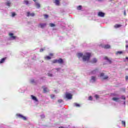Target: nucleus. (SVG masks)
Returning <instances> with one entry per match:
<instances>
[{
	"label": "nucleus",
	"instance_id": "f257e3e1",
	"mask_svg": "<svg viewBox=\"0 0 128 128\" xmlns=\"http://www.w3.org/2000/svg\"><path fill=\"white\" fill-rule=\"evenodd\" d=\"M78 58H82V60L83 62H90V57L92 56V54L90 52H86L82 54V53H78Z\"/></svg>",
	"mask_w": 128,
	"mask_h": 128
},
{
	"label": "nucleus",
	"instance_id": "f3484780",
	"mask_svg": "<svg viewBox=\"0 0 128 128\" xmlns=\"http://www.w3.org/2000/svg\"><path fill=\"white\" fill-rule=\"evenodd\" d=\"M35 6L37 8H40V4L38 2H36Z\"/></svg>",
	"mask_w": 128,
	"mask_h": 128
},
{
	"label": "nucleus",
	"instance_id": "58836bf2",
	"mask_svg": "<svg viewBox=\"0 0 128 128\" xmlns=\"http://www.w3.org/2000/svg\"><path fill=\"white\" fill-rule=\"evenodd\" d=\"M44 16H48V15L45 14H44Z\"/></svg>",
	"mask_w": 128,
	"mask_h": 128
},
{
	"label": "nucleus",
	"instance_id": "a18cd8bd",
	"mask_svg": "<svg viewBox=\"0 0 128 128\" xmlns=\"http://www.w3.org/2000/svg\"><path fill=\"white\" fill-rule=\"evenodd\" d=\"M48 18V16H46V17H45V18Z\"/></svg>",
	"mask_w": 128,
	"mask_h": 128
},
{
	"label": "nucleus",
	"instance_id": "ddd939ff",
	"mask_svg": "<svg viewBox=\"0 0 128 128\" xmlns=\"http://www.w3.org/2000/svg\"><path fill=\"white\" fill-rule=\"evenodd\" d=\"M120 98L114 97L112 98V100H114V102H120Z\"/></svg>",
	"mask_w": 128,
	"mask_h": 128
},
{
	"label": "nucleus",
	"instance_id": "c756f323",
	"mask_svg": "<svg viewBox=\"0 0 128 128\" xmlns=\"http://www.w3.org/2000/svg\"><path fill=\"white\" fill-rule=\"evenodd\" d=\"M45 60H50V58H50V56H47L46 57L44 58Z\"/></svg>",
	"mask_w": 128,
	"mask_h": 128
},
{
	"label": "nucleus",
	"instance_id": "2f4dec72",
	"mask_svg": "<svg viewBox=\"0 0 128 128\" xmlns=\"http://www.w3.org/2000/svg\"><path fill=\"white\" fill-rule=\"evenodd\" d=\"M24 2L26 4H28V0H24Z\"/></svg>",
	"mask_w": 128,
	"mask_h": 128
},
{
	"label": "nucleus",
	"instance_id": "20e7f679",
	"mask_svg": "<svg viewBox=\"0 0 128 128\" xmlns=\"http://www.w3.org/2000/svg\"><path fill=\"white\" fill-rule=\"evenodd\" d=\"M66 98L67 100H72V95L70 93L66 92Z\"/></svg>",
	"mask_w": 128,
	"mask_h": 128
},
{
	"label": "nucleus",
	"instance_id": "e433bc0d",
	"mask_svg": "<svg viewBox=\"0 0 128 128\" xmlns=\"http://www.w3.org/2000/svg\"><path fill=\"white\" fill-rule=\"evenodd\" d=\"M95 98L96 100H98L99 98L98 95V94L95 95Z\"/></svg>",
	"mask_w": 128,
	"mask_h": 128
},
{
	"label": "nucleus",
	"instance_id": "bb28decb",
	"mask_svg": "<svg viewBox=\"0 0 128 128\" xmlns=\"http://www.w3.org/2000/svg\"><path fill=\"white\" fill-rule=\"evenodd\" d=\"M30 82L31 84H34L36 82L34 81V79H31L30 80Z\"/></svg>",
	"mask_w": 128,
	"mask_h": 128
},
{
	"label": "nucleus",
	"instance_id": "aec40b11",
	"mask_svg": "<svg viewBox=\"0 0 128 128\" xmlns=\"http://www.w3.org/2000/svg\"><path fill=\"white\" fill-rule=\"evenodd\" d=\"M6 58H2L1 60H0V64H2L4 62V60H6Z\"/></svg>",
	"mask_w": 128,
	"mask_h": 128
},
{
	"label": "nucleus",
	"instance_id": "37998d69",
	"mask_svg": "<svg viewBox=\"0 0 128 128\" xmlns=\"http://www.w3.org/2000/svg\"><path fill=\"white\" fill-rule=\"evenodd\" d=\"M36 0H33V2H34L36 4Z\"/></svg>",
	"mask_w": 128,
	"mask_h": 128
},
{
	"label": "nucleus",
	"instance_id": "393cba45",
	"mask_svg": "<svg viewBox=\"0 0 128 128\" xmlns=\"http://www.w3.org/2000/svg\"><path fill=\"white\" fill-rule=\"evenodd\" d=\"M48 76L50 78H52V76H54V75L52 73H48Z\"/></svg>",
	"mask_w": 128,
	"mask_h": 128
},
{
	"label": "nucleus",
	"instance_id": "f704fd0d",
	"mask_svg": "<svg viewBox=\"0 0 128 128\" xmlns=\"http://www.w3.org/2000/svg\"><path fill=\"white\" fill-rule=\"evenodd\" d=\"M122 124H123V126H126V121H122Z\"/></svg>",
	"mask_w": 128,
	"mask_h": 128
},
{
	"label": "nucleus",
	"instance_id": "0eeeda50",
	"mask_svg": "<svg viewBox=\"0 0 128 128\" xmlns=\"http://www.w3.org/2000/svg\"><path fill=\"white\" fill-rule=\"evenodd\" d=\"M16 116H18L20 118H22L24 120H26V118L20 114H16Z\"/></svg>",
	"mask_w": 128,
	"mask_h": 128
},
{
	"label": "nucleus",
	"instance_id": "f8f14e48",
	"mask_svg": "<svg viewBox=\"0 0 128 128\" xmlns=\"http://www.w3.org/2000/svg\"><path fill=\"white\" fill-rule=\"evenodd\" d=\"M31 98L32 100H34V102H38V98L34 96V95H31Z\"/></svg>",
	"mask_w": 128,
	"mask_h": 128
},
{
	"label": "nucleus",
	"instance_id": "b1692460",
	"mask_svg": "<svg viewBox=\"0 0 128 128\" xmlns=\"http://www.w3.org/2000/svg\"><path fill=\"white\" fill-rule=\"evenodd\" d=\"M82 6H77V10H82Z\"/></svg>",
	"mask_w": 128,
	"mask_h": 128
},
{
	"label": "nucleus",
	"instance_id": "de8ad7c7",
	"mask_svg": "<svg viewBox=\"0 0 128 128\" xmlns=\"http://www.w3.org/2000/svg\"><path fill=\"white\" fill-rule=\"evenodd\" d=\"M124 104H126V102H124Z\"/></svg>",
	"mask_w": 128,
	"mask_h": 128
},
{
	"label": "nucleus",
	"instance_id": "4468645a",
	"mask_svg": "<svg viewBox=\"0 0 128 128\" xmlns=\"http://www.w3.org/2000/svg\"><path fill=\"white\" fill-rule=\"evenodd\" d=\"M34 16L35 14L34 12H27V16Z\"/></svg>",
	"mask_w": 128,
	"mask_h": 128
},
{
	"label": "nucleus",
	"instance_id": "6ab92c4d",
	"mask_svg": "<svg viewBox=\"0 0 128 128\" xmlns=\"http://www.w3.org/2000/svg\"><path fill=\"white\" fill-rule=\"evenodd\" d=\"M44 92V93L46 92H50V90H48V88H43Z\"/></svg>",
	"mask_w": 128,
	"mask_h": 128
},
{
	"label": "nucleus",
	"instance_id": "473e14b6",
	"mask_svg": "<svg viewBox=\"0 0 128 128\" xmlns=\"http://www.w3.org/2000/svg\"><path fill=\"white\" fill-rule=\"evenodd\" d=\"M54 97H55L54 94H51L50 95L51 98L54 99Z\"/></svg>",
	"mask_w": 128,
	"mask_h": 128
},
{
	"label": "nucleus",
	"instance_id": "7ed1b4c3",
	"mask_svg": "<svg viewBox=\"0 0 128 128\" xmlns=\"http://www.w3.org/2000/svg\"><path fill=\"white\" fill-rule=\"evenodd\" d=\"M100 78H102V80H108V76L106 75L104 72L100 73Z\"/></svg>",
	"mask_w": 128,
	"mask_h": 128
},
{
	"label": "nucleus",
	"instance_id": "1a4fd4ad",
	"mask_svg": "<svg viewBox=\"0 0 128 128\" xmlns=\"http://www.w3.org/2000/svg\"><path fill=\"white\" fill-rule=\"evenodd\" d=\"M104 60H106L110 64H112V59L108 58L107 56H106L104 58Z\"/></svg>",
	"mask_w": 128,
	"mask_h": 128
},
{
	"label": "nucleus",
	"instance_id": "cd10ccee",
	"mask_svg": "<svg viewBox=\"0 0 128 128\" xmlns=\"http://www.w3.org/2000/svg\"><path fill=\"white\" fill-rule=\"evenodd\" d=\"M104 48H110V45H106L104 46Z\"/></svg>",
	"mask_w": 128,
	"mask_h": 128
},
{
	"label": "nucleus",
	"instance_id": "09e8293b",
	"mask_svg": "<svg viewBox=\"0 0 128 128\" xmlns=\"http://www.w3.org/2000/svg\"><path fill=\"white\" fill-rule=\"evenodd\" d=\"M56 92V90H54V92Z\"/></svg>",
	"mask_w": 128,
	"mask_h": 128
},
{
	"label": "nucleus",
	"instance_id": "9b49d317",
	"mask_svg": "<svg viewBox=\"0 0 128 128\" xmlns=\"http://www.w3.org/2000/svg\"><path fill=\"white\" fill-rule=\"evenodd\" d=\"M9 36L12 40H16V36H14L12 33H10Z\"/></svg>",
	"mask_w": 128,
	"mask_h": 128
},
{
	"label": "nucleus",
	"instance_id": "79ce46f5",
	"mask_svg": "<svg viewBox=\"0 0 128 128\" xmlns=\"http://www.w3.org/2000/svg\"><path fill=\"white\" fill-rule=\"evenodd\" d=\"M122 98L123 99V100H126V97H122Z\"/></svg>",
	"mask_w": 128,
	"mask_h": 128
},
{
	"label": "nucleus",
	"instance_id": "49530a36",
	"mask_svg": "<svg viewBox=\"0 0 128 128\" xmlns=\"http://www.w3.org/2000/svg\"><path fill=\"white\" fill-rule=\"evenodd\" d=\"M64 69H62V72H64Z\"/></svg>",
	"mask_w": 128,
	"mask_h": 128
},
{
	"label": "nucleus",
	"instance_id": "a878e982",
	"mask_svg": "<svg viewBox=\"0 0 128 128\" xmlns=\"http://www.w3.org/2000/svg\"><path fill=\"white\" fill-rule=\"evenodd\" d=\"M11 14L12 16H16V14L15 12H12Z\"/></svg>",
	"mask_w": 128,
	"mask_h": 128
},
{
	"label": "nucleus",
	"instance_id": "c85d7f7f",
	"mask_svg": "<svg viewBox=\"0 0 128 128\" xmlns=\"http://www.w3.org/2000/svg\"><path fill=\"white\" fill-rule=\"evenodd\" d=\"M122 54V51H118L116 52V54Z\"/></svg>",
	"mask_w": 128,
	"mask_h": 128
},
{
	"label": "nucleus",
	"instance_id": "c9c22d12",
	"mask_svg": "<svg viewBox=\"0 0 128 128\" xmlns=\"http://www.w3.org/2000/svg\"><path fill=\"white\" fill-rule=\"evenodd\" d=\"M88 100H92V96H89Z\"/></svg>",
	"mask_w": 128,
	"mask_h": 128
},
{
	"label": "nucleus",
	"instance_id": "72a5a7b5",
	"mask_svg": "<svg viewBox=\"0 0 128 128\" xmlns=\"http://www.w3.org/2000/svg\"><path fill=\"white\" fill-rule=\"evenodd\" d=\"M63 100L62 99H60L58 100V102H59V104H60L61 102H62Z\"/></svg>",
	"mask_w": 128,
	"mask_h": 128
},
{
	"label": "nucleus",
	"instance_id": "c03bdc74",
	"mask_svg": "<svg viewBox=\"0 0 128 128\" xmlns=\"http://www.w3.org/2000/svg\"><path fill=\"white\" fill-rule=\"evenodd\" d=\"M50 56H53L52 54H50Z\"/></svg>",
	"mask_w": 128,
	"mask_h": 128
},
{
	"label": "nucleus",
	"instance_id": "39448f33",
	"mask_svg": "<svg viewBox=\"0 0 128 128\" xmlns=\"http://www.w3.org/2000/svg\"><path fill=\"white\" fill-rule=\"evenodd\" d=\"M90 62V60H89ZM90 62L92 64H96L98 62V59L96 58H93L90 61Z\"/></svg>",
	"mask_w": 128,
	"mask_h": 128
},
{
	"label": "nucleus",
	"instance_id": "a19ab883",
	"mask_svg": "<svg viewBox=\"0 0 128 128\" xmlns=\"http://www.w3.org/2000/svg\"><path fill=\"white\" fill-rule=\"evenodd\" d=\"M40 52H44V49H40Z\"/></svg>",
	"mask_w": 128,
	"mask_h": 128
},
{
	"label": "nucleus",
	"instance_id": "8fccbe9b",
	"mask_svg": "<svg viewBox=\"0 0 128 128\" xmlns=\"http://www.w3.org/2000/svg\"><path fill=\"white\" fill-rule=\"evenodd\" d=\"M124 14H126V12H124Z\"/></svg>",
	"mask_w": 128,
	"mask_h": 128
},
{
	"label": "nucleus",
	"instance_id": "f03ea898",
	"mask_svg": "<svg viewBox=\"0 0 128 128\" xmlns=\"http://www.w3.org/2000/svg\"><path fill=\"white\" fill-rule=\"evenodd\" d=\"M53 64H62L64 62V60L62 58H60L58 60H54L52 61Z\"/></svg>",
	"mask_w": 128,
	"mask_h": 128
},
{
	"label": "nucleus",
	"instance_id": "6e6552de",
	"mask_svg": "<svg viewBox=\"0 0 128 128\" xmlns=\"http://www.w3.org/2000/svg\"><path fill=\"white\" fill-rule=\"evenodd\" d=\"M38 28H44L46 26V23H40L38 26Z\"/></svg>",
	"mask_w": 128,
	"mask_h": 128
},
{
	"label": "nucleus",
	"instance_id": "dca6fc26",
	"mask_svg": "<svg viewBox=\"0 0 128 128\" xmlns=\"http://www.w3.org/2000/svg\"><path fill=\"white\" fill-rule=\"evenodd\" d=\"M60 0H54V4H56V6H60Z\"/></svg>",
	"mask_w": 128,
	"mask_h": 128
},
{
	"label": "nucleus",
	"instance_id": "2eb2a0df",
	"mask_svg": "<svg viewBox=\"0 0 128 128\" xmlns=\"http://www.w3.org/2000/svg\"><path fill=\"white\" fill-rule=\"evenodd\" d=\"M106 14L102 12H98V16H104Z\"/></svg>",
	"mask_w": 128,
	"mask_h": 128
},
{
	"label": "nucleus",
	"instance_id": "ea45409f",
	"mask_svg": "<svg viewBox=\"0 0 128 128\" xmlns=\"http://www.w3.org/2000/svg\"><path fill=\"white\" fill-rule=\"evenodd\" d=\"M126 80H128V76H126Z\"/></svg>",
	"mask_w": 128,
	"mask_h": 128
},
{
	"label": "nucleus",
	"instance_id": "412c9836",
	"mask_svg": "<svg viewBox=\"0 0 128 128\" xmlns=\"http://www.w3.org/2000/svg\"><path fill=\"white\" fill-rule=\"evenodd\" d=\"M50 26V28H54V26H56V24H52V23H50L49 24Z\"/></svg>",
	"mask_w": 128,
	"mask_h": 128
},
{
	"label": "nucleus",
	"instance_id": "9d476101",
	"mask_svg": "<svg viewBox=\"0 0 128 128\" xmlns=\"http://www.w3.org/2000/svg\"><path fill=\"white\" fill-rule=\"evenodd\" d=\"M98 72V68H96L94 70L90 72V74H96V72Z\"/></svg>",
	"mask_w": 128,
	"mask_h": 128
},
{
	"label": "nucleus",
	"instance_id": "4c0bfd02",
	"mask_svg": "<svg viewBox=\"0 0 128 128\" xmlns=\"http://www.w3.org/2000/svg\"><path fill=\"white\" fill-rule=\"evenodd\" d=\"M40 116H41L42 118H44V115H41Z\"/></svg>",
	"mask_w": 128,
	"mask_h": 128
},
{
	"label": "nucleus",
	"instance_id": "423d86ee",
	"mask_svg": "<svg viewBox=\"0 0 128 128\" xmlns=\"http://www.w3.org/2000/svg\"><path fill=\"white\" fill-rule=\"evenodd\" d=\"M95 82H96V77L95 76H92L91 78L90 79V82L94 84Z\"/></svg>",
	"mask_w": 128,
	"mask_h": 128
},
{
	"label": "nucleus",
	"instance_id": "a211bd4d",
	"mask_svg": "<svg viewBox=\"0 0 128 128\" xmlns=\"http://www.w3.org/2000/svg\"><path fill=\"white\" fill-rule=\"evenodd\" d=\"M12 4V2H10V1L7 0V2L6 3V6H10V4Z\"/></svg>",
	"mask_w": 128,
	"mask_h": 128
},
{
	"label": "nucleus",
	"instance_id": "4be33fe9",
	"mask_svg": "<svg viewBox=\"0 0 128 128\" xmlns=\"http://www.w3.org/2000/svg\"><path fill=\"white\" fill-rule=\"evenodd\" d=\"M74 106H76L77 108H80V104H78V103H74Z\"/></svg>",
	"mask_w": 128,
	"mask_h": 128
},
{
	"label": "nucleus",
	"instance_id": "5701e85b",
	"mask_svg": "<svg viewBox=\"0 0 128 128\" xmlns=\"http://www.w3.org/2000/svg\"><path fill=\"white\" fill-rule=\"evenodd\" d=\"M120 26H122V25L120 24H116L114 26V28H120Z\"/></svg>",
	"mask_w": 128,
	"mask_h": 128
},
{
	"label": "nucleus",
	"instance_id": "7c9ffc66",
	"mask_svg": "<svg viewBox=\"0 0 128 128\" xmlns=\"http://www.w3.org/2000/svg\"><path fill=\"white\" fill-rule=\"evenodd\" d=\"M56 70H57V72H60V70H62V68H55Z\"/></svg>",
	"mask_w": 128,
	"mask_h": 128
}]
</instances>
